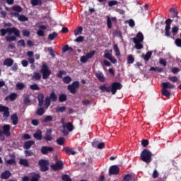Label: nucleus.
Masks as SVG:
<instances>
[{"label":"nucleus","instance_id":"de8ad7c7","mask_svg":"<svg viewBox=\"0 0 181 181\" xmlns=\"http://www.w3.org/2000/svg\"><path fill=\"white\" fill-rule=\"evenodd\" d=\"M16 87L18 90H23V88H25L26 86H25V83H18L16 85Z\"/></svg>","mask_w":181,"mask_h":181},{"label":"nucleus","instance_id":"f704fd0d","mask_svg":"<svg viewBox=\"0 0 181 181\" xmlns=\"http://www.w3.org/2000/svg\"><path fill=\"white\" fill-rule=\"evenodd\" d=\"M151 57H152L151 51H148V52H147V53L145 55H143V57H144V59L145 60V62H148L149 59H151Z\"/></svg>","mask_w":181,"mask_h":181},{"label":"nucleus","instance_id":"423d86ee","mask_svg":"<svg viewBox=\"0 0 181 181\" xmlns=\"http://www.w3.org/2000/svg\"><path fill=\"white\" fill-rule=\"evenodd\" d=\"M173 20L168 18L165 21V36L167 37H170V25H172Z\"/></svg>","mask_w":181,"mask_h":181},{"label":"nucleus","instance_id":"4d7b16f0","mask_svg":"<svg viewBox=\"0 0 181 181\" xmlns=\"http://www.w3.org/2000/svg\"><path fill=\"white\" fill-rule=\"evenodd\" d=\"M23 36L25 37H29V36H30V31H29V30H23Z\"/></svg>","mask_w":181,"mask_h":181},{"label":"nucleus","instance_id":"a19ab883","mask_svg":"<svg viewBox=\"0 0 181 181\" xmlns=\"http://www.w3.org/2000/svg\"><path fill=\"white\" fill-rule=\"evenodd\" d=\"M39 179H40V175L39 174L33 173L31 176L30 181H39Z\"/></svg>","mask_w":181,"mask_h":181},{"label":"nucleus","instance_id":"39448f33","mask_svg":"<svg viewBox=\"0 0 181 181\" xmlns=\"http://www.w3.org/2000/svg\"><path fill=\"white\" fill-rule=\"evenodd\" d=\"M94 54H95V50H92L90 52L87 53L85 56H82L81 57V63H87L89 59H93V57H94Z\"/></svg>","mask_w":181,"mask_h":181},{"label":"nucleus","instance_id":"c9c22d12","mask_svg":"<svg viewBox=\"0 0 181 181\" xmlns=\"http://www.w3.org/2000/svg\"><path fill=\"white\" fill-rule=\"evenodd\" d=\"M11 9L12 11H15V12H18V13H21V12L23 11L22 7H21L19 5L13 6Z\"/></svg>","mask_w":181,"mask_h":181},{"label":"nucleus","instance_id":"b1692460","mask_svg":"<svg viewBox=\"0 0 181 181\" xmlns=\"http://www.w3.org/2000/svg\"><path fill=\"white\" fill-rule=\"evenodd\" d=\"M19 165L25 166V168H29V161L26 158H21L19 160Z\"/></svg>","mask_w":181,"mask_h":181},{"label":"nucleus","instance_id":"0e129e2a","mask_svg":"<svg viewBox=\"0 0 181 181\" xmlns=\"http://www.w3.org/2000/svg\"><path fill=\"white\" fill-rule=\"evenodd\" d=\"M141 145L142 146H144V148H146V146L149 145V141L144 139L143 141H141Z\"/></svg>","mask_w":181,"mask_h":181},{"label":"nucleus","instance_id":"f8f14e48","mask_svg":"<svg viewBox=\"0 0 181 181\" xmlns=\"http://www.w3.org/2000/svg\"><path fill=\"white\" fill-rule=\"evenodd\" d=\"M170 12H172V13L170 16V18H176L175 22L177 23V21L179 19V12L177 11V8H171L170 9Z\"/></svg>","mask_w":181,"mask_h":181},{"label":"nucleus","instance_id":"f03ea898","mask_svg":"<svg viewBox=\"0 0 181 181\" xmlns=\"http://www.w3.org/2000/svg\"><path fill=\"white\" fill-rule=\"evenodd\" d=\"M0 33L1 36H5L7 33H8V35H12V33H13V35L17 37H21V31L15 27H13L11 28H8L6 29L2 28L0 30Z\"/></svg>","mask_w":181,"mask_h":181},{"label":"nucleus","instance_id":"aec40b11","mask_svg":"<svg viewBox=\"0 0 181 181\" xmlns=\"http://www.w3.org/2000/svg\"><path fill=\"white\" fill-rule=\"evenodd\" d=\"M33 137L37 141H42V130L40 129L37 130V132L33 134Z\"/></svg>","mask_w":181,"mask_h":181},{"label":"nucleus","instance_id":"f3484780","mask_svg":"<svg viewBox=\"0 0 181 181\" xmlns=\"http://www.w3.org/2000/svg\"><path fill=\"white\" fill-rule=\"evenodd\" d=\"M162 88L168 90V88L173 89L175 88V85L171 84L170 82H163L161 83Z\"/></svg>","mask_w":181,"mask_h":181},{"label":"nucleus","instance_id":"1a4fd4ad","mask_svg":"<svg viewBox=\"0 0 181 181\" xmlns=\"http://www.w3.org/2000/svg\"><path fill=\"white\" fill-rule=\"evenodd\" d=\"M0 112H4L3 113V117L4 118H8L11 114L9 112V107L6 106H4L0 104Z\"/></svg>","mask_w":181,"mask_h":181},{"label":"nucleus","instance_id":"a211bd4d","mask_svg":"<svg viewBox=\"0 0 181 181\" xmlns=\"http://www.w3.org/2000/svg\"><path fill=\"white\" fill-rule=\"evenodd\" d=\"M3 64L4 66H6L7 67H11V66H13V59L11 58H7L4 61Z\"/></svg>","mask_w":181,"mask_h":181},{"label":"nucleus","instance_id":"3c124183","mask_svg":"<svg viewBox=\"0 0 181 181\" xmlns=\"http://www.w3.org/2000/svg\"><path fill=\"white\" fill-rule=\"evenodd\" d=\"M134 62H135V58H134V57H132V55H129L127 57L128 64H133Z\"/></svg>","mask_w":181,"mask_h":181},{"label":"nucleus","instance_id":"0eeeda50","mask_svg":"<svg viewBox=\"0 0 181 181\" xmlns=\"http://www.w3.org/2000/svg\"><path fill=\"white\" fill-rule=\"evenodd\" d=\"M80 87V82L74 81L72 84L68 86V90L71 93V94H76L77 88Z\"/></svg>","mask_w":181,"mask_h":181},{"label":"nucleus","instance_id":"bb28decb","mask_svg":"<svg viewBox=\"0 0 181 181\" xmlns=\"http://www.w3.org/2000/svg\"><path fill=\"white\" fill-rule=\"evenodd\" d=\"M11 119L12 121L13 125H18V121L19 119L18 117V115L13 114V115H11Z\"/></svg>","mask_w":181,"mask_h":181},{"label":"nucleus","instance_id":"4468645a","mask_svg":"<svg viewBox=\"0 0 181 181\" xmlns=\"http://www.w3.org/2000/svg\"><path fill=\"white\" fill-rule=\"evenodd\" d=\"M53 151H54V148L50 146H44L41 148V153L42 155H47L49 152H53Z\"/></svg>","mask_w":181,"mask_h":181},{"label":"nucleus","instance_id":"393cba45","mask_svg":"<svg viewBox=\"0 0 181 181\" xmlns=\"http://www.w3.org/2000/svg\"><path fill=\"white\" fill-rule=\"evenodd\" d=\"M63 128H66L69 132H71L73 129H74V127L73 126V124L71 122H68L66 124H63Z\"/></svg>","mask_w":181,"mask_h":181},{"label":"nucleus","instance_id":"603ef678","mask_svg":"<svg viewBox=\"0 0 181 181\" xmlns=\"http://www.w3.org/2000/svg\"><path fill=\"white\" fill-rule=\"evenodd\" d=\"M179 32V27L177 26H174L172 28V33L173 36H176Z\"/></svg>","mask_w":181,"mask_h":181},{"label":"nucleus","instance_id":"cd10ccee","mask_svg":"<svg viewBox=\"0 0 181 181\" xmlns=\"http://www.w3.org/2000/svg\"><path fill=\"white\" fill-rule=\"evenodd\" d=\"M16 35H11V36H6L5 37V40L6 42H8V43H11V42H16Z\"/></svg>","mask_w":181,"mask_h":181},{"label":"nucleus","instance_id":"7c9ffc66","mask_svg":"<svg viewBox=\"0 0 181 181\" xmlns=\"http://www.w3.org/2000/svg\"><path fill=\"white\" fill-rule=\"evenodd\" d=\"M18 21H19L20 22H28V21H29V18L26 17V16L23 14H20Z\"/></svg>","mask_w":181,"mask_h":181},{"label":"nucleus","instance_id":"ea45409f","mask_svg":"<svg viewBox=\"0 0 181 181\" xmlns=\"http://www.w3.org/2000/svg\"><path fill=\"white\" fill-rule=\"evenodd\" d=\"M161 94L162 95H164V97L169 98V96L170 95V92H169V90H168L167 89L163 88L161 90Z\"/></svg>","mask_w":181,"mask_h":181},{"label":"nucleus","instance_id":"680f3d73","mask_svg":"<svg viewBox=\"0 0 181 181\" xmlns=\"http://www.w3.org/2000/svg\"><path fill=\"white\" fill-rule=\"evenodd\" d=\"M56 111L57 112H64L66 111V106L58 107Z\"/></svg>","mask_w":181,"mask_h":181},{"label":"nucleus","instance_id":"5fc2aeb1","mask_svg":"<svg viewBox=\"0 0 181 181\" xmlns=\"http://www.w3.org/2000/svg\"><path fill=\"white\" fill-rule=\"evenodd\" d=\"M70 81H71V78L70 76H66L64 77L63 82L65 84H69V83H70Z\"/></svg>","mask_w":181,"mask_h":181},{"label":"nucleus","instance_id":"4be33fe9","mask_svg":"<svg viewBox=\"0 0 181 181\" xmlns=\"http://www.w3.org/2000/svg\"><path fill=\"white\" fill-rule=\"evenodd\" d=\"M11 177V172L9 170H5L1 174V179H9Z\"/></svg>","mask_w":181,"mask_h":181},{"label":"nucleus","instance_id":"a18cd8bd","mask_svg":"<svg viewBox=\"0 0 181 181\" xmlns=\"http://www.w3.org/2000/svg\"><path fill=\"white\" fill-rule=\"evenodd\" d=\"M62 180L63 181H73V180H71V178L70 177V176L67 174H64L62 176Z\"/></svg>","mask_w":181,"mask_h":181},{"label":"nucleus","instance_id":"9d476101","mask_svg":"<svg viewBox=\"0 0 181 181\" xmlns=\"http://www.w3.org/2000/svg\"><path fill=\"white\" fill-rule=\"evenodd\" d=\"M63 161L62 160H57L55 164H53L51 165L52 169H53V170L57 171V170H60L62 169H63Z\"/></svg>","mask_w":181,"mask_h":181},{"label":"nucleus","instance_id":"412c9836","mask_svg":"<svg viewBox=\"0 0 181 181\" xmlns=\"http://www.w3.org/2000/svg\"><path fill=\"white\" fill-rule=\"evenodd\" d=\"M32 145H35V141L30 140L24 143L23 148L24 149H30Z\"/></svg>","mask_w":181,"mask_h":181},{"label":"nucleus","instance_id":"6ab92c4d","mask_svg":"<svg viewBox=\"0 0 181 181\" xmlns=\"http://www.w3.org/2000/svg\"><path fill=\"white\" fill-rule=\"evenodd\" d=\"M133 42H144V34H142L141 32H139L136 35V38L133 39Z\"/></svg>","mask_w":181,"mask_h":181},{"label":"nucleus","instance_id":"e2e57ef3","mask_svg":"<svg viewBox=\"0 0 181 181\" xmlns=\"http://www.w3.org/2000/svg\"><path fill=\"white\" fill-rule=\"evenodd\" d=\"M124 181H132V176L129 174L124 175Z\"/></svg>","mask_w":181,"mask_h":181},{"label":"nucleus","instance_id":"7ed1b4c3","mask_svg":"<svg viewBox=\"0 0 181 181\" xmlns=\"http://www.w3.org/2000/svg\"><path fill=\"white\" fill-rule=\"evenodd\" d=\"M141 159L146 163H151L152 162V153L149 149H144L141 153Z\"/></svg>","mask_w":181,"mask_h":181},{"label":"nucleus","instance_id":"49530a36","mask_svg":"<svg viewBox=\"0 0 181 181\" xmlns=\"http://www.w3.org/2000/svg\"><path fill=\"white\" fill-rule=\"evenodd\" d=\"M44 103V105L46 106V108H49V107H50V98H49V96L46 97Z\"/></svg>","mask_w":181,"mask_h":181},{"label":"nucleus","instance_id":"20e7f679","mask_svg":"<svg viewBox=\"0 0 181 181\" xmlns=\"http://www.w3.org/2000/svg\"><path fill=\"white\" fill-rule=\"evenodd\" d=\"M40 73L42 74V79L47 80L50 77V74H52V71L49 69L47 64H43L40 69Z\"/></svg>","mask_w":181,"mask_h":181},{"label":"nucleus","instance_id":"864d4df0","mask_svg":"<svg viewBox=\"0 0 181 181\" xmlns=\"http://www.w3.org/2000/svg\"><path fill=\"white\" fill-rule=\"evenodd\" d=\"M114 51L116 53V56H119L121 54V52H119V48H118L117 45H115L113 47Z\"/></svg>","mask_w":181,"mask_h":181},{"label":"nucleus","instance_id":"dca6fc26","mask_svg":"<svg viewBox=\"0 0 181 181\" xmlns=\"http://www.w3.org/2000/svg\"><path fill=\"white\" fill-rule=\"evenodd\" d=\"M62 152H64V153H66V155H76V152L75 151L73 150V148L69 147V146H66L64 147L62 149Z\"/></svg>","mask_w":181,"mask_h":181},{"label":"nucleus","instance_id":"2eb2a0df","mask_svg":"<svg viewBox=\"0 0 181 181\" xmlns=\"http://www.w3.org/2000/svg\"><path fill=\"white\" fill-rule=\"evenodd\" d=\"M110 175H118L119 173V167L118 165H112L109 169Z\"/></svg>","mask_w":181,"mask_h":181},{"label":"nucleus","instance_id":"e433bc0d","mask_svg":"<svg viewBox=\"0 0 181 181\" xmlns=\"http://www.w3.org/2000/svg\"><path fill=\"white\" fill-rule=\"evenodd\" d=\"M134 43H135V47L137 49V50H141V49H144V45L141 43V42L134 41Z\"/></svg>","mask_w":181,"mask_h":181},{"label":"nucleus","instance_id":"a878e982","mask_svg":"<svg viewBox=\"0 0 181 181\" xmlns=\"http://www.w3.org/2000/svg\"><path fill=\"white\" fill-rule=\"evenodd\" d=\"M42 78V75L39 72H34L32 76V79L35 80V81H39Z\"/></svg>","mask_w":181,"mask_h":181},{"label":"nucleus","instance_id":"c03bdc74","mask_svg":"<svg viewBox=\"0 0 181 181\" xmlns=\"http://www.w3.org/2000/svg\"><path fill=\"white\" fill-rule=\"evenodd\" d=\"M18 97V93H12L8 95L10 101H15Z\"/></svg>","mask_w":181,"mask_h":181},{"label":"nucleus","instance_id":"09e8293b","mask_svg":"<svg viewBox=\"0 0 181 181\" xmlns=\"http://www.w3.org/2000/svg\"><path fill=\"white\" fill-rule=\"evenodd\" d=\"M168 80H169V81H171L172 83H177L179 78H177V76H169L168 78Z\"/></svg>","mask_w":181,"mask_h":181},{"label":"nucleus","instance_id":"4c0bfd02","mask_svg":"<svg viewBox=\"0 0 181 181\" xmlns=\"http://www.w3.org/2000/svg\"><path fill=\"white\" fill-rule=\"evenodd\" d=\"M52 121H53V116L47 115L43 119L42 122L47 123L52 122Z\"/></svg>","mask_w":181,"mask_h":181},{"label":"nucleus","instance_id":"ddd939ff","mask_svg":"<svg viewBox=\"0 0 181 181\" xmlns=\"http://www.w3.org/2000/svg\"><path fill=\"white\" fill-rule=\"evenodd\" d=\"M106 19H107V26L108 29H111L112 28V22L117 23L116 17L110 18L108 16H107Z\"/></svg>","mask_w":181,"mask_h":181},{"label":"nucleus","instance_id":"bf43d9fd","mask_svg":"<svg viewBox=\"0 0 181 181\" xmlns=\"http://www.w3.org/2000/svg\"><path fill=\"white\" fill-rule=\"evenodd\" d=\"M6 165H13L14 163H16V160L11 158L9 160H6Z\"/></svg>","mask_w":181,"mask_h":181},{"label":"nucleus","instance_id":"37998d69","mask_svg":"<svg viewBox=\"0 0 181 181\" xmlns=\"http://www.w3.org/2000/svg\"><path fill=\"white\" fill-rule=\"evenodd\" d=\"M64 142H66V139H64V137H60L57 139V144H58V145H64Z\"/></svg>","mask_w":181,"mask_h":181},{"label":"nucleus","instance_id":"5701e85b","mask_svg":"<svg viewBox=\"0 0 181 181\" xmlns=\"http://www.w3.org/2000/svg\"><path fill=\"white\" fill-rule=\"evenodd\" d=\"M95 76L101 83H104V81H105V78L104 77V74H103V72L99 71L96 73Z\"/></svg>","mask_w":181,"mask_h":181},{"label":"nucleus","instance_id":"338daca9","mask_svg":"<svg viewBox=\"0 0 181 181\" xmlns=\"http://www.w3.org/2000/svg\"><path fill=\"white\" fill-rule=\"evenodd\" d=\"M23 141H28V139H30V138H32V136H30V135L29 134H25L23 135L22 136Z\"/></svg>","mask_w":181,"mask_h":181},{"label":"nucleus","instance_id":"79ce46f5","mask_svg":"<svg viewBox=\"0 0 181 181\" xmlns=\"http://www.w3.org/2000/svg\"><path fill=\"white\" fill-rule=\"evenodd\" d=\"M35 114H36L37 115H40V116L43 115V114H45V108H43V107H40V108H38V109L36 110Z\"/></svg>","mask_w":181,"mask_h":181},{"label":"nucleus","instance_id":"72a5a7b5","mask_svg":"<svg viewBox=\"0 0 181 181\" xmlns=\"http://www.w3.org/2000/svg\"><path fill=\"white\" fill-rule=\"evenodd\" d=\"M58 100L59 103H64V101H67V95H64V93L60 94L59 95Z\"/></svg>","mask_w":181,"mask_h":181},{"label":"nucleus","instance_id":"8fccbe9b","mask_svg":"<svg viewBox=\"0 0 181 181\" xmlns=\"http://www.w3.org/2000/svg\"><path fill=\"white\" fill-rule=\"evenodd\" d=\"M107 5L110 7L115 6V5H118V1H117V0L110 1H108Z\"/></svg>","mask_w":181,"mask_h":181},{"label":"nucleus","instance_id":"69168bd1","mask_svg":"<svg viewBox=\"0 0 181 181\" xmlns=\"http://www.w3.org/2000/svg\"><path fill=\"white\" fill-rule=\"evenodd\" d=\"M37 35L40 37H43V36H45V31H43V30H39L37 31Z\"/></svg>","mask_w":181,"mask_h":181},{"label":"nucleus","instance_id":"6e6d98bb","mask_svg":"<svg viewBox=\"0 0 181 181\" xmlns=\"http://www.w3.org/2000/svg\"><path fill=\"white\" fill-rule=\"evenodd\" d=\"M18 46H22V47H26V44L25 43V40H20L17 42Z\"/></svg>","mask_w":181,"mask_h":181},{"label":"nucleus","instance_id":"774afa93","mask_svg":"<svg viewBox=\"0 0 181 181\" xmlns=\"http://www.w3.org/2000/svg\"><path fill=\"white\" fill-rule=\"evenodd\" d=\"M84 41V37L83 36H79L75 40L74 42H76L78 43H80V42H83Z\"/></svg>","mask_w":181,"mask_h":181},{"label":"nucleus","instance_id":"13d9d810","mask_svg":"<svg viewBox=\"0 0 181 181\" xmlns=\"http://www.w3.org/2000/svg\"><path fill=\"white\" fill-rule=\"evenodd\" d=\"M170 70L173 74H177V73L180 72V69H179L177 67H173V68H171Z\"/></svg>","mask_w":181,"mask_h":181},{"label":"nucleus","instance_id":"c756f323","mask_svg":"<svg viewBox=\"0 0 181 181\" xmlns=\"http://www.w3.org/2000/svg\"><path fill=\"white\" fill-rule=\"evenodd\" d=\"M73 47H69V45H66L63 48H62V52L63 53H66V52H69V53H71L73 52Z\"/></svg>","mask_w":181,"mask_h":181},{"label":"nucleus","instance_id":"58836bf2","mask_svg":"<svg viewBox=\"0 0 181 181\" xmlns=\"http://www.w3.org/2000/svg\"><path fill=\"white\" fill-rule=\"evenodd\" d=\"M83 33V27L79 26L76 30H74L75 36H78V35H81Z\"/></svg>","mask_w":181,"mask_h":181},{"label":"nucleus","instance_id":"6e6552de","mask_svg":"<svg viewBox=\"0 0 181 181\" xmlns=\"http://www.w3.org/2000/svg\"><path fill=\"white\" fill-rule=\"evenodd\" d=\"M38 165L41 172H47V170H49V167H47V160L41 159L39 160Z\"/></svg>","mask_w":181,"mask_h":181},{"label":"nucleus","instance_id":"2f4dec72","mask_svg":"<svg viewBox=\"0 0 181 181\" xmlns=\"http://www.w3.org/2000/svg\"><path fill=\"white\" fill-rule=\"evenodd\" d=\"M57 36H59V34L56 32H53L51 34H49L48 35V40H54V39H56V37H57Z\"/></svg>","mask_w":181,"mask_h":181},{"label":"nucleus","instance_id":"473e14b6","mask_svg":"<svg viewBox=\"0 0 181 181\" xmlns=\"http://www.w3.org/2000/svg\"><path fill=\"white\" fill-rule=\"evenodd\" d=\"M49 98L51 101H53V103H56V101H57V95L54 92H51Z\"/></svg>","mask_w":181,"mask_h":181},{"label":"nucleus","instance_id":"9b49d317","mask_svg":"<svg viewBox=\"0 0 181 181\" xmlns=\"http://www.w3.org/2000/svg\"><path fill=\"white\" fill-rule=\"evenodd\" d=\"M43 139L46 141V142H51L53 141V136H52V129H47L45 133Z\"/></svg>","mask_w":181,"mask_h":181},{"label":"nucleus","instance_id":"c85d7f7f","mask_svg":"<svg viewBox=\"0 0 181 181\" xmlns=\"http://www.w3.org/2000/svg\"><path fill=\"white\" fill-rule=\"evenodd\" d=\"M30 4L32 6H40V5L42 4V0H31Z\"/></svg>","mask_w":181,"mask_h":181},{"label":"nucleus","instance_id":"f257e3e1","mask_svg":"<svg viewBox=\"0 0 181 181\" xmlns=\"http://www.w3.org/2000/svg\"><path fill=\"white\" fill-rule=\"evenodd\" d=\"M101 91H106V93H112V94H117V90H121L122 88V84L119 82H114L111 86H105V85L100 86L99 87Z\"/></svg>","mask_w":181,"mask_h":181},{"label":"nucleus","instance_id":"052dcab7","mask_svg":"<svg viewBox=\"0 0 181 181\" xmlns=\"http://www.w3.org/2000/svg\"><path fill=\"white\" fill-rule=\"evenodd\" d=\"M30 88L31 90H40V87H39V86L36 83L30 85Z\"/></svg>","mask_w":181,"mask_h":181}]
</instances>
